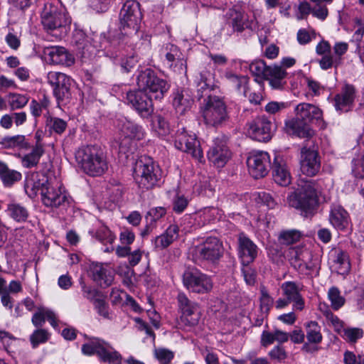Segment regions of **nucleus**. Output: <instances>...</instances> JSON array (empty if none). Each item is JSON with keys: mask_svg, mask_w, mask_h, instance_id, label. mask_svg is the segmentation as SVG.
Returning a JSON list of instances; mask_svg holds the SVG:
<instances>
[{"mask_svg": "<svg viewBox=\"0 0 364 364\" xmlns=\"http://www.w3.org/2000/svg\"><path fill=\"white\" fill-rule=\"evenodd\" d=\"M141 19L140 4L135 0H127L119 13V33L117 35L109 33L113 46L121 43L132 46L139 38V23Z\"/></svg>", "mask_w": 364, "mask_h": 364, "instance_id": "1", "label": "nucleus"}, {"mask_svg": "<svg viewBox=\"0 0 364 364\" xmlns=\"http://www.w3.org/2000/svg\"><path fill=\"white\" fill-rule=\"evenodd\" d=\"M193 105V98L189 89H178L173 93V105L177 113L184 114Z\"/></svg>", "mask_w": 364, "mask_h": 364, "instance_id": "28", "label": "nucleus"}, {"mask_svg": "<svg viewBox=\"0 0 364 364\" xmlns=\"http://www.w3.org/2000/svg\"><path fill=\"white\" fill-rule=\"evenodd\" d=\"M301 234L296 230L282 231L279 236V241L282 245H289L299 240Z\"/></svg>", "mask_w": 364, "mask_h": 364, "instance_id": "45", "label": "nucleus"}, {"mask_svg": "<svg viewBox=\"0 0 364 364\" xmlns=\"http://www.w3.org/2000/svg\"><path fill=\"white\" fill-rule=\"evenodd\" d=\"M46 126L48 127L49 132L53 134H62L67 128L66 121L55 117H50L46 120Z\"/></svg>", "mask_w": 364, "mask_h": 364, "instance_id": "44", "label": "nucleus"}, {"mask_svg": "<svg viewBox=\"0 0 364 364\" xmlns=\"http://www.w3.org/2000/svg\"><path fill=\"white\" fill-rule=\"evenodd\" d=\"M0 294L2 305L9 309H11L13 308L14 299L6 291V281L2 277H0Z\"/></svg>", "mask_w": 364, "mask_h": 364, "instance_id": "49", "label": "nucleus"}, {"mask_svg": "<svg viewBox=\"0 0 364 364\" xmlns=\"http://www.w3.org/2000/svg\"><path fill=\"white\" fill-rule=\"evenodd\" d=\"M96 237L105 244H112L116 238L112 231L106 226H102L97 230Z\"/></svg>", "mask_w": 364, "mask_h": 364, "instance_id": "53", "label": "nucleus"}, {"mask_svg": "<svg viewBox=\"0 0 364 364\" xmlns=\"http://www.w3.org/2000/svg\"><path fill=\"white\" fill-rule=\"evenodd\" d=\"M120 134L124 137L119 144V152L124 154L131 151L133 145L132 140L140 141L145 137L143 127L133 122L125 120L120 127Z\"/></svg>", "mask_w": 364, "mask_h": 364, "instance_id": "17", "label": "nucleus"}, {"mask_svg": "<svg viewBox=\"0 0 364 364\" xmlns=\"http://www.w3.org/2000/svg\"><path fill=\"white\" fill-rule=\"evenodd\" d=\"M151 96L138 87L126 93L125 102L130 105L141 117L149 118L154 112Z\"/></svg>", "mask_w": 364, "mask_h": 364, "instance_id": "11", "label": "nucleus"}, {"mask_svg": "<svg viewBox=\"0 0 364 364\" xmlns=\"http://www.w3.org/2000/svg\"><path fill=\"white\" fill-rule=\"evenodd\" d=\"M355 98V89L353 85L346 84L342 87L341 92L334 97V107L337 111L347 112L354 105Z\"/></svg>", "mask_w": 364, "mask_h": 364, "instance_id": "25", "label": "nucleus"}, {"mask_svg": "<svg viewBox=\"0 0 364 364\" xmlns=\"http://www.w3.org/2000/svg\"><path fill=\"white\" fill-rule=\"evenodd\" d=\"M225 77L232 84L235 89L240 92H245L247 85L248 82V77L245 75H238L233 73L232 71H226Z\"/></svg>", "mask_w": 364, "mask_h": 364, "instance_id": "40", "label": "nucleus"}, {"mask_svg": "<svg viewBox=\"0 0 364 364\" xmlns=\"http://www.w3.org/2000/svg\"><path fill=\"white\" fill-rule=\"evenodd\" d=\"M232 153L228 145V138L224 135L215 137L207 156L210 162L218 168L223 167L231 158Z\"/></svg>", "mask_w": 364, "mask_h": 364, "instance_id": "15", "label": "nucleus"}, {"mask_svg": "<svg viewBox=\"0 0 364 364\" xmlns=\"http://www.w3.org/2000/svg\"><path fill=\"white\" fill-rule=\"evenodd\" d=\"M271 168L274 180L277 183L282 186H286L290 183V173L287 168L285 161L281 156L274 154Z\"/></svg>", "mask_w": 364, "mask_h": 364, "instance_id": "29", "label": "nucleus"}, {"mask_svg": "<svg viewBox=\"0 0 364 364\" xmlns=\"http://www.w3.org/2000/svg\"><path fill=\"white\" fill-rule=\"evenodd\" d=\"M90 274L93 281L102 288L110 286L114 279L112 272L100 263L90 265Z\"/></svg>", "mask_w": 364, "mask_h": 364, "instance_id": "32", "label": "nucleus"}, {"mask_svg": "<svg viewBox=\"0 0 364 364\" xmlns=\"http://www.w3.org/2000/svg\"><path fill=\"white\" fill-rule=\"evenodd\" d=\"M183 283L186 288L195 293L205 294L213 289L210 277L196 270H186L183 274Z\"/></svg>", "mask_w": 364, "mask_h": 364, "instance_id": "14", "label": "nucleus"}, {"mask_svg": "<svg viewBox=\"0 0 364 364\" xmlns=\"http://www.w3.org/2000/svg\"><path fill=\"white\" fill-rule=\"evenodd\" d=\"M41 196L42 201L47 207L65 208L70 204V198L58 183L54 185L51 183L48 188L43 189Z\"/></svg>", "mask_w": 364, "mask_h": 364, "instance_id": "20", "label": "nucleus"}, {"mask_svg": "<svg viewBox=\"0 0 364 364\" xmlns=\"http://www.w3.org/2000/svg\"><path fill=\"white\" fill-rule=\"evenodd\" d=\"M49 338V333L45 329L36 330L31 336L30 341L33 348L40 343L46 342Z\"/></svg>", "mask_w": 364, "mask_h": 364, "instance_id": "54", "label": "nucleus"}, {"mask_svg": "<svg viewBox=\"0 0 364 364\" xmlns=\"http://www.w3.org/2000/svg\"><path fill=\"white\" fill-rule=\"evenodd\" d=\"M28 97L21 94H10L9 104L12 110L21 109L26 105L28 102Z\"/></svg>", "mask_w": 364, "mask_h": 364, "instance_id": "47", "label": "nucleus"}, {"mask_svg": "<svg viewBox=\"0 0 364 364\" xmlns=\"http://www.w3.org/2000/svg\"><path fill=\"white\" fill-rule=\"evenodd\" d=\"M154 356L161 363H171L174 355L168 349L159 348L154 350Z\"/></svg>", "mask_w": 364, "mask_h": 364, "instance_id": "56", "label": "nucleus"}, {"mask_svg": "<svg viewBox=\"0 0 364 364\" xmlns=\"http://www.w3.org/2000/svg\"><path fill=\"white\" fill-rule=\"evenodd\" d=\"M136 85L139 88L156 100L164 98L169 90V85L166 80L160 78L151 69L147 68L141 70L136 77Z\"/></svg>", "mask_w": 364, "mask_h": 364, "instance_id": "8", "label": "nucleus"}, {"mask_svg": "<svg viewBox=\"0 0 364 364\" xmlns=\"http://www.w3.org/2000/svg\"><path fill=\"white\" fill-rule=\"evenodd\" d=\"M269 356L272 360L282 362L287 357V352L282 346H277L269 352Z\"/></svg>", "mask_w": 364, "mask_h": 364, "instance_id": "61", "label": "nucleus"}, {"mask_svg": "<svg viewBox=\"0 0 364 364\" xmlns=\"http://www.w3.org/2000/svg\"><path fill=\"white\" fill-rule=\"evenodd\" d=\"M287 257L291 266L300 273H306V270L313 271L316 267L311 252L305 247L289 248Z\"/></svg>", "mask_w": 364, "mask_h": 364, "instance_id": "13", "label": "nucleus"}, {"mask_svg": "<svg viewBox=\"0 0 364 364\" xmlns=\"http://www.w3.org/2000/svg\"><path fill=\"white\" fill-rule=\"evenodd\" d=\"M329 221L336 229L342 230L349 224V215L341 205H333L330 212Z\"/></svg>", "mask_w": 364, "mask_h": 364, "instance_id": "34", "label": "nucleus"}, {"mask_svg": "<svg viewBox=\"0 0 364 364\" xmlns=\"http://www.w3.org/2000/svg\"><path fill=\"white\" fill-rule=\"evenodd\" d=\"M7 213L13 220L18 223L26 222L29 216L28 209L25 206L16 203L8 205Z\"/></svg>", "mask_w": 364, "mask_h": 364, "instance_id": "39", "label": "nucleus"}, {"mask_svg": "<svg viewBox=\"0 0 364 364\" xmlns=\"http://www.w3.org/2000/svg\"><path fill=\"white\" fill-rule=\"evenodd\" d=\"M335 263L338 265V271L340 274H346L350 269V258L348 254L343 250L336 251Z\"/></svg>", "mask_w": 364, "mask_h": 364, "instance_id": "43", "label": "nucleus"}, {"mask_svg": "<svg viewBox=\"0 0 364 364\" xmlns=\"http://www.w3.org/2000/svg\"><path fill=\"white\" fill-rule=\"evenodd\" d=\"M0 144L6 149H19L27 150L31 148V144L24 135H15L4 137Z\"/></svg>", "mask_w": 364, "mask_h": 364, "instance_id": "38", "label": "nucleus"}, {"mask_svg": "<svg viewBox=\"0 0 364 364\" xmlns=\"http://www.w3.org/2000/svg\"><path fill=\"white\" fill-rule=\"evenodd\" d=\"M31 150L29 153L23 156H20L21 164L23 167L26 168H32L36 167L42 156L45 153V150H42L39 146H31Z\"/></svg>", "mask_w": 364, "mask_h": 364, "instance_id": "37", "label": "nucleus"}, {"mask_svg": "<svg viewBox=\"0 0 364 364\" xmlns=\"http://www.w3.org/2000/svg\"><path fill=\"white\" fill-rule=\"evenodd\" d=\"M343 332L342 336L343 338L350 343L356 342L357 340L362 338L363 336V330L359 328H345Z\"/></svg>", "mask_w": 364, "mask_h": 364, "instance_id": "55", "label": "nucleus"}, {"mask_svg": "<svg viewBox=\"0 0 364 364\" xmlns=\"http://www.w3.org/2000/svg\"><path fill=\"white\" fill-rule=\"evenodd\" d=\"M47 82L52 87L53 93L59 107L68 104L72 98V78L60 72L50 71Z\"/></svg>", "mask_w": 364, "mask_h": 364, "instance_id": "10", "label": "nucleus"}, {"mask_svg": "<svg viewBox=\"0 0 364 364\" xmlns=\"http://www.w3.org/2000/svg\"><path fill=\"white\" fill-rule=\"evenodd\" d=\"M93 305L99 315L105 318H109V305L104 299H95Z\"/></svg>", "mask_w": 364, "mask_h": 364, "instance_id": "58", "label": "nucleus"}, {"mask_svg": "<svg viewBox=\"0 0 364 364\" xmlns=\"http://www.w3.org/2000/svg\"><path fill=\"white\" fill-rule=\"evenodd\" d=\"M165 59L170 68H176L177 66L182 69L183 65V55L180 49L175 45L167 44L163 48Z\"/></svg>", "mask_w": 364, "mask_h": 364, "instance_id": "35", "label": "nucleus"}, {"mask_svg": "<svg viewBox=\"0 0 364 364\" xmlns=\"http://www.w3.org/2000/svg\"><path fill=\"white\" fill-rule=\"evenodd\" d=\"M75 159L80 168L91 176L102 175L108 168L102 150L97 146H85L77 149Z\"/></svg>", "mask_w": 364, "mask_h": 364, "instance_id": "4", "label": "nucleus"}, {"mask_svg": "<svg viewBox=\"0 0 364 364\" xmlns=\"http://www.w3.org/2000/svg\"><path fill=\"white\" fill-rule=\"evenodd\" d=\"M312 15L321 21H324L328 15V10L324 4L314 6L312 9Z\"/></svg>", "mask_w": 364, "mask_h": 364, "instance_id": "64", "label": "nucleus"}, {"mask_svg": "<svg viewBox=\"0 0 364 364\" xmlns=\"http://www.w3.org/2000/svg\"><path fill=\"white\" fill-rule=\"evenodd\" d=\"M352 173L357 178H364V153L352 161Z\"/></svg>", "mask_w": 364, "mask_h": 364, "instance_id": "52", "label": "nucleus"}, {"mask_svg": "<svg viewBox=\"0 0 364 364\" xmlns=\"http://www.w3.org/2000/svg\"><path fill=\"white\" fill-rule=\"evenodd\" d=\"M224 19V29H227L230 34L242 33L245 29H252V21L240 9L235 7L230 9L225 13Z\"/></svg>", "mask_w": 364, "mask_h": 364, "instance_id": "16", "label": "nucleus"}, {"mask_svg": "<svg viewBox=\"0 0 364 364\" xmlns=\"http://www.w3.org/2000/svg\"><path fill=\"white\" fill-rule=\"evenodd\" d=\"M268 66L262 60H255L250 65V70L255 77L264 80Z\"/></svg>", "mask_w": 364, "mask_h": 364, "instance_id": "50", "label": "nucleus"}, {"mask_svg": "<svg viewBox=\"0 0 364 364\" xmlns=\"http://www.w3.org/2000/svg\"><path fill=\"white\" fill-rule=\"evenodd\" d=\"M273 304V299L265 291H262V296L260 298V309L262 311L266 314H268L270 307Z\"/></svg>", "mask_w": 364, "mask_h": 364, "instance_id": "62", "label": "nucleus"}, {"mask_svg": "<svg viewBox=\"0 0 364 364\" xmlns=\"http://www.w3.org/2000/svg\"><path fill=\"white\" fill-rule=\"evenodd\" d=\"M238 254L242 264L253 262L257 257V246L244 233L238 236Z\"/></svg>", "mask_w": 364, "mask_h": 364, "instance_id": "26", "label": "nucleus"}, {"mask_svg": "<svg viewBox=\"0 0 364 364\" xmlns=\"http://www.w3.org/2000/svg\"><path fill=\"white\" fill-rule=\"evenodd\" d=\"M196 252L200 258L215 263L223 255V243L216 237H208L196 248Z\"/></svg>", "mask_w": 364, "mask_h": 364, "instance_id": "19", "label": "nucleus"}, {"mask_svg": "<svg viewBox=\"0 0 364 364\" xmlns=\"http://www.w3.org/2000/svg\"><path fill=\"white\" fill-rule=\"evenodd\" d=\"M306 338L311 343L318 344L322 341L321 327L316 321H310L306 324Z\"/></svg>", "mask_w": 364, "mask_h": 364, "instance_id": "42", "label": "nucleus"}, {"mask_svg": "<svg viewBox=\"0 0 364 364\" xmlns=\"http://www.w3.org/2000/svg\"><path fill=\"white\" fill-rule=\"evenodd\" d=\"M178 227L173 224L169 225L166 230L159 236L155 237L154 246L156 248L165 249L168 247L178 237Z\"/></svg>", "mask_w": 364, "mask_h": 364, "instance_id": "36", "label": "nucleus"}, {"mask_svg": "<svg viewBox=\"0 0 364 364\" xmlns=\"http://www.w3.org/2000/svg\"><path fill=\"white\" fill-rule=\"evenodd\" d=\"M174 145L177 149L191 154L198 161L203 158V151L196 134L188 133L184 127L178 129L176 132Z\"/></svg>", "mask_w": 364, "mask_h": 364, "instance_id": "12", "label": "nucleus"}, {"mask_svg": "<svg viewBox=\"0 0 364 364\" xmlns=\"http://www.w3.org/2000/svg\"><path fill=\"white\" fill-rule=\"evenodd\" d=\"M342 63V59L340 58H334L332 55L328 54L322 55V58L318 60L320 68L326 70L333 67L337 68Z\"/></svg>", "mask_w": 364, "mask_h": 364, "instance_id": "48", "label": "nucleus"}, {"mask_svg": "<svg viewBox=\"0 0 364 364\" xmlns=\"http://www.w3.org/2000/svg\"><path fill=\"white\" fill-rule=\"evenodd\" d=\"M281 289L283 295L291 303H294V308L301 311L304 308V301L300 294V289L294 282H285L282 284Z\"/></svg>", "mask_w": 364, "mask_h": 364, "instance_id": "33", "label": "nucleus"}, {"mask_svg": "<svg viewBox=\"0 0 364 364\" xmlns=\"http://www.w3.org/2000/svg\"><path fill=\"white\" fill-rule=\"evenodd\" d=\"M45 60L52 65L70 67L75 63V57L62 46H48L43 50Z\"/></svg>", "mask_w": 364, "mask_h": 364, "instance_id": "22", "label": "nucleus"}, {"mask_svg": "<svg viewBox=\"0 0 364 364\" xmlns=\"http://www.w3.org/2000/svg\"><path fill=\"white\" fill-rule=\"evenodd\" d=\"M177 300L182 313L181 322L188 326H196L200 318L199 314L197 312L198 306L196 304L189 300L183 292L178 294Z\"/></svg>", "mask_w": 364, "mask_h": 364, "instance_id": "24", "label": "nucleus"}, {"mask_svg": "<svg viewBox=\"0 0 364 364\" xmlns=\"http://www.w3.org/2000/svg\"><path fill=\"white\" fill-rule=\"evenodd\" d=\"M200 110L206 124L221 126L228 119L226 105L219 97H210L200 102Z\"/></svg>", "mask_w": 364, "mask_h": 364, "instance_id": "9", "label": "nucleus"}, {"mask_svg": "<svg viewBox=\"0 0 364 364\" xmlns=\"http://www.w3.org/2000/svg\"><path fill=\"white\" fill-rule=\"evenodd\" d=\"M328 297L331 301V306L334 310H338L345 304V299L341 295L339 289L336 287H331L328 290Z\"/></svg>", "mask_w": 364, "mask_h": 364, "instance_id": "46", "label": "nucleus"}, {"mask_svg": "<svg viewBox=\"0 0 364 364\" xmlns=\"http://www.w3.org/2000/svg\"><path fill=\"white\" fill-rule=\"evenodd\" d=\"M51 183L43 173L33 171L26 176L24 188L28 194L36 196L38 191L42 194L43 189Z\"/></svg>", "mask_w": 364, "mask_h": 364, "instance_id": "27", "label": "nucleus"}, {"mask_svg": "<svg viewBox=\"0 0 364 364\" xmlns=\"http://www.w3.org/2000/svg\"><path fill=\"white\" fill-rule=\"evenodd\" d=\"M247 165L250 175L255 178L265 176L271 167L270 156L265 151H252L247 159Z\"/></svg>", "mask_w": 364, "mask_h": 364, "instance_id": "18", "label": "nucleus"}, {"mask_svg": "<svg viewBox=\"0 0 364 364\" xmlns=\"http://www.w3.org/2000/svg\"><path fill=\"white\" fill-rule=\"evenodd\" d=\"M80 285L82 287V295L85 298L90 301L91 302H94L95 299H99V291L96 289H93L91 287L87 286L84 282H80Z\"/></svg>", "mask_w": 364, "mask_h": 364, "instance_id": "60", "label": "nucleus"}, {"mask_svg": "<svg viewBox=\"0 0 364 364\" xmlns=\"http://www.w3.org/2000/svg\"><path fill=\"white\" fill-rule=\"evenodd\" d=\"M81 351L87 356L97 355L105 363L120 362L122 355L106 341L97 338H87V341L82 345Z\"/></svg>", "mask_w": 364, "mask_h": 364, "instance_id": "7", "label": "nucleus"}, {"mask_svg": "<svg viewBox=\"0 0 364 364\" xmlns=\"http://www.w3.org/2000/svg\"><path fill=\"white\" fill-rule=\"evenodd\" d=\"M320 189L316 181L301 179L298 188L288 197L289 205L305 214L311 213L318 205Z\"/></svg>", "mask_w": 364, "mask_h": 364, "instance_id": "3", "label": "nucleus"}, {"mask_svg": "<svg viewBox=\"0 0 364 364\" xmlns=\"http://www.w3.org/2000/svg\"><path fill=\"white\" fill-rule=\"evenodd\" d=\"M41 23L47 32L62 38L68 31L71 20L68 15L57 7L46 5L41 16Z\"/></svg>", "mask_w": 364, "mask_h": 364, "instance_id": "6", "label": "nucleus"}, {"mask_svg": "<svg viewBox=\"0 0 364 364\" xmlns=\"http://www.w3.org/2000/svg\"><path fill=\"white\" fill-rule=\"evenodd\" d=\"M22 175L20 172L9 168L5 164L0 171V178L6 186H11L14 183L21 179Z\"/></svg>", "mask_w": 364, "mask_h": 364, "instance_id": "41", "label": "nucleus"}, {"mask_svg": "<svg viewBox=\"0 0 364 364\" xmlns=\"http://www.w3.org/2000/svg\"><path fill=\"white\" fill-rule=\"evenodd\" d=\"M242 273L245 282L248 285H254L256 280V272L249 264H242Z\"/></svg>", "mask_w": 364, "mask_h": 364, "instance_id": "59", "label": "nucleus"}, {"mask_svg": "<svg viewBox=\"0 0 364 364\" xmlns=\"http://www.w3.org/2000/svg\"><path fill=\"white\" fill-rule=\"evenodd\" d=\"M134 177L141 189L149 190L161 183L162 171L152 159L144 157L136 162Z\"/></svg>", "mask_w": 364, "mask_h": 364, "instance_id": "5", "label": "nucleus"}, {"mask_svg": "<svg viewBox=\"0 0 364 364\" xmlns=\"http://www.w3.org/2000/svg\"><path fill=\"white\" fill-rule=\"evenodd\" d=\"M321 161L316 151L304 146L301 150L300 169L307 176H314L320 171Z\"/></svg>", "mask_w": 364, "mask_h": 364, "instance_id": "23", "label": "nucleus"}, {"mask_svg": "<svg viewBox=\"0 0 364 364\" xmlns=\"http://www.w3.org/2000/svg\"><path fill=\"white\" fill-rule=\"evenodd\" d=\"M287 72L282 66L274 64L269 65L266 72L265 80L269 82L272 88L282 90L287 84Z\"/></svg>", "mask_w": 364, "mask_h": 364, "instance_id": "30", "label": "nucleus"}, {"mask_svg": "<svg viewBox=\"0 0 364 364\" xmlns=\"http://www.w3.org/2000/svg\"><path fill=\"white\" fill-rule=\"evenodd\" d=\"M166 214V209L164 207H156L151 208L146 214L145 219L146 223L154 225V223L160 220Z\"/></svg>", "mask_w": 364, "mask_h": 364, "instance_id": "51", "label": "nucleus"}, {"mask_svg": "<svg viewBox=\"0 0 364 364\" xmlns=\"http://www.w3.org/2000/svg\"><path fill=\"white\" fill-rule=\"evenodd\" d=\"M274 132L272 122L264 117H259L249 124L248 135L258 141H268Z\"/></svg>", "mask_w": 364, "mask_h": 364, "instance_id": "21", "label": "nucleus"}, {"mask_svg": "<svg viewBox=\"0 0 364 364\" xmlns=\"http://www.w3.org/2000/svg\"><path fill=\"white\" fill-rule=\"evenodd\" d=\"M154 127L158 129L159 134L161 135H167L170 132V128L168 123L165 119L161 116L157 115L153 120Z\"/></svg>", "mask_w": 364, "mask_h": 364, "instance_id": "57", "label": "nucleus"}, {"mask_svg": "<svg viewBox=\"0 0 364 364\" xmlns=\"http://www.w3.org/2000/svg\"><path fill=\"white\" fill-rule=\"evenodd\" d=\"M213 87L212 73L206 70L201 71L196 85V97H197L198 100L203 99V102L205 100H208L210 97H215L216 96H212L210 95Z\"/></svg>", "mask_w": 364, "mask_h": 364, "instance_id": "31", "label": "nucleus"}, {"mask_svg": "<svg viewBox=\"0 0 364 364\" xmlns=\"http://www.w3.org/2000/svg\"><path fill=\"white\" fill-rule=\"evenodd\" d=\"M295 112L296 117L285 122L287 132L299 138L311 139L315 132L309 124L321 120L322 111L314 105L300 103L296 107Z\"/></svg>", "mask_w": 364, "mask_h": 364, "instance_id": "2", "label": "nucleus"}, {"mask_svg": "<svg viewBox=\"0 0 364 364\" xmlns=\"http://www.w3.org/2000/svg\"><path fill=\"white\" fill-rule=\"evenodd\" d=\"M188 203V200L183 196H177L173 200V209L176 213H182Z\"/></svg>", "mask_w": 364, "mask_h": 364, "instance_id": "63", "label": "nucleus"}]
</instances>
